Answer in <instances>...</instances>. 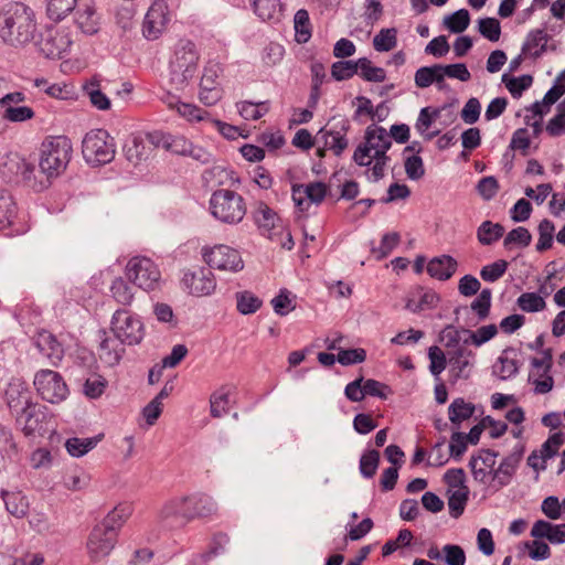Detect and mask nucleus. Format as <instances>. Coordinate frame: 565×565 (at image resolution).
Segmentation results:
<instances>
[{"label":"nucleus","mask_w":565,"mask_h":565,"mask_svg":"<svg viewBox=\"0 0 565 565\" xmlns=\"http://www.w3.org/2000/svg\"><path fill=\"white\" fill-rule=\"evenodd\" d=\"M34 11L22 2H9L0 9V39L3 44L22 49L34 40Z\"/></svg>","instance_id":"obj_1"},{"label":"nucleus","mask_w":565,"mask_h":565,"mask_svg":"<svg viewBox=\"0 0 565 565\" xmlns=\"http://www.w3.org/2000/svg\"><path fill=\"white\" fill-rule=\"evenodd\" d=\"M217 513L214 500L202 493L177 497L160 510L159 518L168 526H183L194 519L211 518Z\"/></svg>","instance_id":"obj_2"},{"label":"nucleus","mask_w":565,"mask_h":565,"mask_svg":"<svg viewBox=\"0 0 565 565\" xmlns=\"http://www.w3.org/2000/svg\"><path fill=\"white\" fill-rule=\"evenodd\" d=\"M200 62V52L190 40H180L170 60V82L177 89H184L194 78Z\"/></svg>","instance_id":"obj_3"},{"label":"nucleus","mask_w":565,"mask_h":565,"mask_svg":"<svg viewBox=\"0 0 565 565\" xmlns=\"http://www.w3.org/2000/svg\"><path fill=\"white\" fill-rule=\"evenodd\" d=\"M72 142L66 136H47L40 147V169L50 179L60 175L72 158Z\"/></svg>","instance_id":"obj_4"},{"label":"nucleus","mask_w":565,"mask_h":565,"mask_svg":"<svg viewBox=\"0 0 565 565\" xmlns=\"http://www.w3.org/2000/svg\"><path fill=\"white\" fill-rule=\"evenodd\" d=\"M441 341L447 347V356L450 375L454 379H467L472 369V352L469 350L466 339L463 344H460V337L458 330L454 327H447L441 332Z\"/></svg>","instance_id":"obj_5"},{"label":"nucleus","mask_w":565,"mask_h":565,"mask_svg":"<svg viewBox=\"0 0 565 565\" xmlns=\"http://www.w3.org/2000/svg\"><path fill=\"white\" fill-rule=\"evenodd\" d=\"M210 210L216 220L227 224H237L246 214V204L239 193L221 189L212 194Z\"/></svg>","instance_id":"obj_6"},{"label":"nucleus","mask_w":565,"mask_h":565,"mask_svg":"<svg viewBox=\"0 0 565 565\" xmlns=\"http://www.w3.org/2000/svg\"><path fill=\"white\" fill-rule=\"evenodd\" d=\"M82 152L89 164L109 163L116 153L114 139L104 129L90 130L83 139Z\"/></svg>","instance_id":"obj_7"},{"label":"nucleus","mask_w":565,"mask_h":565,"mask_svg":"<svg viewBox=\"0 0 565 565\" xmlns=\"http://www.w3.org/2000/svg\"><path fill=\"white\" fill-rule=\"evenodd\" d=\"M126 279L145 291H151L159 287L161 271L158 265L145 256L130 258L125 268Z\"/></svg>","instance_id":"obj_8"},{"label":"nucleus","mask_w":565,"mask_h":565,"mask_svg":"<svg viewBox=\"0 0 565 565\" xmlns=\"http://www.w3.org/2000/svg\"><path fill=\"white\" fill-rule=\"evenodd\" d=\"M255 222L264 236L276 241L281 247L291 249L294 241L282 220L265 203H259L254 212Z\"/></svg>","instance_id":"obj_9"},{"label":"nucleus","mask_w":565,"mask_h":565,"mask_svg":"<svg viewBox=\"0 0 565 565\" xmlns=\"http://www.w3.org/2000/svg\"><path fill=\"white\" fill-rule=\"evenodd\" d=\"M166 107L191 127L199 129L210 128L213 122V114L192 102H183L179 96L167 93L161 97Z\"/></svg>","instance_id":"obj_10"},{"label":"nucleus","mask_w":565,"mask_h":565,"mask_svg":"<svg viewBox=\"0 0 565 565\" xmlns=\"http://www.w3.org/2000/svg\"><path fill=\"white\" fill-rule=\"evenodd\" d=\"M223 65L214 60H209L202 71L199 83L198 98L204 106H214L223 96L221 78Z\"/></svg>","instance_id":"obj_11"},{"label":"nucleus","mask_w":565,"mask_h":565,"mask_svg":"<svg viewBox=\"0 0 565 565\" xmlns=\"http://www.w3.org/2000/svg\"><path fill=\"white\" fill-rule=\"evenodd\" d=\"M392 146L391 136L380 126H369L365 130L363 141L356 147L353 153V161L358 166H365L370 163V151L374 150L375 154H387Z\"/></svg>","instance_id":"obj_12"},{"label":"nucleus","mask_w":565,"mask_h":565,"mask_svg":"<svg viewBox=\"0 0 565 565\" xmlns=\"http://www.w3.org/2000/svg\"><path fill=\"white\" fill-rule=\"evenodd\" d=\"M118 535L113 530L97 523L86 540V554L92 563L105 561L115 550Z\"/></svg>","instance_id":"obj_13"},{"label":"nucleus","mask_w":565,"mask_h":565,"mask_svg":"<svg viewBox=\"0 0 565 565\" xmlns=\"http://www.w3.org/2000/svg\"><path fill=\"white\" fill-rule=\"evenodd\" d=\"M111 330L121 343L128 345L138 344L145 335V327L140 318L125 309L115 311Z\"/></svg>","instance_id":"obj_14"},{"label":"nucleus","mask_w":565,"mask_h":565,"mask_svg":"<svg viewBox=\"0 0 565 565\" xmlns=\"http://www.w3.org/2000/svg\"><path fill=\"white\" fill-rule=\"evenodd\" d=\"M204 262L214 269L237 273L244 268L239 252L228 245L218 244L202 249Z\"/></svg>","instance_id":"obj_15"},{"label":"nucleus","mask_w":565,"mask_h":565,"mask_svg":"<svg viewBox=\"0 0 565 565\" xmlns=\"http://www.w3.org/2000/svg\"><path fill=\"white\" fill-rule=\"evenodd\" d=\"M34 386L44 401L53 404L64 401L68 394L63 377L52 370L39 371L34 376Z\"/></svg>","instance_id":"obj_16"},{"label":"nucleus","mask_w":565,"mask_h":565,"mask_svg":"<svg viewBox=\"0 0 565 565\" xmlns=\"http://www.w3.org/2000/svg\"><path fill=\"white\" fill-rule=\"evenodd\" d=\"M171 12L166 0H153L142 22V34L149 41L158 40L168 29Z\"/></svg>","instance_id":"obj_17"},{"label":"nucleus","mask_w":565,"mask_h":565,"mask_svg":"<svg viewBox=\"0 0 565 565\" xmlns=\"http://www.w3.org/2000/svg\"><path fill=\"white\" fill-rule=\"evenodd\" d=\"M181 285L189 295L195 297L209 296L216 288L213 273L203 267L185 271L181 279Z\"/></svg>","instance_id":"obj_18"},{"label":"nucleus","mask_w":565,"mask_h":565,"mask_svg":"<svg viewBox=\"0 0 565 565\" xmlns=\"http://www.w3.org/2000/svg\"><path fill=\"white\" fill-rule=\"evenodd\" d=\"M26 99L22 92L8 93L0 98V109L2 118L9 122H25L34 118L35 111L29 107L20 105Z\"/></svg>","instance_id":"obj_19"},{"label":"nucleus","mask_w":565,"mask_h":565,"mask_svg":"<svg viewBox=\"0 0 565 565\" xmlns=\"http://www.w3.org/2000/svg\"><path fill=\"white\" fill-rule=\"evenodd\" d=\"M74 23L85 35H95L102 29V14L94 0H79L74 9Z\"/></svg>","instance_id":"obj_20"},{"label":"nucleus","mask_w":565,"mask_h":565,"mask_svg":"<svg viewBox=\"0 0 565 565\" xmlns=\"http://www.w3.org/2000/svg\"><path fill=\"white\" fill-rule=\"evenodd\" d=\"M328 193L329 186L320 181L292 186V200L300 211H307L311 204H320Z\"/></svg>","instance_id":"obj_21"},{"label":"nucleus","mask_w":565,"mask_h":565,"mask_svg":"<svg viewBox=\"0 0 565 565\" xmlns=\"http://www.w3.org/2000/svg\"><path fill=\"white\" fill-rule=\"evenodd\" d=\"M71 33L65 29L50 30L40 43L41 52L49 58H61L72 46Z\"/></svg>","instance_id":"obj_22"},{"label":"nucleus","mask_w":565,"mask_h":565,"mask_svg":"<svg viewBox=\"0 0 565 565\" xmlns=\"http://www.w3.org/2000/svg\"><path fill=\"white\" fill-rule=\"evenodd\" d=\"M0 231L7 235L19 234L24 231L19 222L18 207L10 193L0 190Z\"/></svg>","instance_id":"obj_23"},{"label":"nucleus","mask_w":565,"mask_h":565,"mask_svg":"<svg viewBox=\"0 0 565 565\" xmlns=\"http://www.w3.org/2000/svg\"><path fill=\"white\" fill-rule=\"evenodd\" d=\"M46 414L44 406L39 404H29L18 418V423L22 426L24 435L30 436L35 433L44 434Z\"/></svg>","instance_id":"obj_24"},{"label":"nucleus","mask_w":565,"mask_h":565,"mask_svg":"<svg viewBox=\"0 0 565 565\" xmlns=\"http://www.w3.org/2000/svg\"><path fill=\"white\" fill-rule=\"evenodd\" d=\"M153 134H132L126 141L125 152L129 161L137 163L138 161L147 158L151 151V146L157 147V142H153Z\"/></svg>","instance_id":"obj_25"},{"label":"nucleus","mask_w":565,"mask_h":565,"mask_svg":"<svg viewBox=\"0 0 565 565\" xmlns=\"http://www.w3.org/2000/svg\"><path fill=\"white\" fill-rule=\"evenodd\" d=\"M236 388L233 385H223L215 390L210 397V413L214 418L227 414L234 403Z\"/></svg>","instance_id":"obj_26"},{"label":"nucleus","mask_w":565,"mask_h":565,"mask_svg":"<svg viewBox=\"0 0 565 565\" xmlns=\"http://www.w3.org/2000/svg\"><path fill=\"white\" fill-rule=\"evenodd\" d=\"M471 470L476 480L482 483L494 481V452L481 450L471 460Z\"/></svg>","instance_id":"obj_27"},{"label":"nucleus","mask_w":565,"mask_h":565,"mask_svg":"<svg viewBox=\"0 0 565 565\" xmlns=\"http://www.w3.org/2000/svg\"><path fill=\"white\" fill-rule=\"evenodd\" d=\"M23 166L24 167H21L18 181L23 182L25 186L36 192L50 186L51 179L42 171V169L38 171L35 164L26 159H24Z\"/></svg>","instance_id":"obj_28"},{"label":"nucleus","mask_w":565,"mask_h":565,"mask_svg":"<svg viewBox=\"0 0 565 565\" xmlns=\"http://www.w3.org/2000/svg\"><path fill=\"white\" fill-rule=\"evenodd\" d=\"M132 513L134 504L131 502H119L105 515L99 524L113 530L119 536L121 527L130 519Z\"/></svg>","instance_id":"obj_29"},{"label":"nucleus","mask_w":565,"mask_h":565,"mask_svg":"<svg viewBox=\"0 0 565 565\" xmlns=\"http://www.w3.org/2000/svg\"><path fill=\"white\" fill-rule=\"evenodd\" d=\"M531 535L535 539H547L553 544L565 542V523L552 524L544 520L536 521L531 530Z\"/></svg>","instance_id":"obj_30"},{"label":"nucleus","mask_w":565,"mask_h":565,"mask_svg":"<svg viewBox=\"0 0 565 565\" xmlns=\"http://www.w3.org/2000/svg\"><path fill=\"white\" fill-rule=\"evenodd\" d=\"M39 350L49 359L53 364H56L64 356L63 345L56 338L47 331H42L38 334L35 340Z\"/></svg>","instance_id":"obj_31"},{"label":"nucleus","mask_w":565,"mask_h":565,"mask_svg":"<svg viewBox=\"0 0 565 565\" xmlns=\"http://www.w3.org/2000/svg\"><path fill=\"white\" fill-rule=\"evenodd\" d=\"M120 340L115 338L105 337L98 347V356L100 361L108 365L114 366L119 363L125 349L121 345Z\"/></svg>","instance_id":"obj_32"},{"label":"nucleus","mask_w":565,"mask_h":565,"mask_svg":"<svg viewBox=\"0 0 565 565\" xmlns=\"http://www.w3.org/2000/svg\"><path fill=\"white\" fill-rule=\"evenodd\" d=\"M151 138L153 142H157V147H161L178 154H185L190 152L192 147L191 142L183 136L154 132Z\"/></svg>","instance_id":"obj_33"},{"label":"nucleus","mask_w":565,"mask_h":565,"mask_svg":"<svg viewBox=\"0 0 565 565\" xmlns=\"http://www.w3.org/2000/svg\"><path fill=\"white\" fill-rule=\"evenodd\" d=\"M2 500L7 511L15 518H24L28 514L30 503L26 495L21 491H3Z\"/></svg>","instance_id":"obj_34"},{"label":"nucleus","mask_w":565,"mask_h":565,"mask_svg":"<svg viewBox=\"0 0 565 565\" xmlns=\"http://www.w3.org/2000/svg\"><path fill=\"white\" fill-rule=\"evenodd\" d=\"M457 269V262L450 256L433 258L427 264V273L436 279L447 280Z\"/></svg>","instance_id":"obj_35"},{"label":"nucleus","mask_w":565,"mask_h":565,"mask_svg":"<svg viewBox=\"0 0 565 565\" xmlns=\"http://www.w3.org/2000/svg\"><path fill=\"white\" fill-rule=\"evenodd\" d=\"M415 84L419 88H426L431 84H436L439 89H443L440 64L418 68L415 73Z\"/></svg>","instance_id":"obj_36"},{"label":"nucleus","mask_w":565,"mask_h":565,"mask_svg":"<svg viewBox=\"0 0 565 565\" xmlns=\"http://www.w3.org/2000/svg\"><path fill=\"white\" fill-rule=\"evenodd\" d=\"M24 159L17 152L6 154L0 161V174L3 179L18 180L21 167H24Z\"/></svg>","instance_id":"obj_37"},{"label":"nucleus","mask_w":565,"mask_h":565,"mask_svg":"<svg viewBox=\"0 0 565 565\" xmlns=\"http://www.w3.org/2000/svg\"><path fill=\"white\" fill-rule=\"evenodd\" d=\"M255 13L264 21L279 20L282 11L280 0H253Z\"/></svg>","instance_id":"obj_38"},{"label":"nucleus","mask_w":565,"mask_h":565,"mask_svg":"<svg viewBox=\"0 0 565 565\" xmlns=\"http://www.w3.org/2000/svg\"><path fill=\"white\" fill-rule=\"evenodd\" d=\"M103 437V435H98L89 438H68L65 441V448L72 457H82L94 449Z\"/></svg>","instance_id":"obj_39"},{"label":"nucleus","mask_w":565,"mask_h":565,"mask_svg":"<svg viewBox=\"0 0 565 565\" xmlns=\"http://www.w3.org/2000/svg\"><path fill=\"white\" fill-rule=\"evenodd\" d=\"M439 116V109L425 107L420 110L417 121L415 124L416 130L425 137V139L434 138L439 131H431L433 124Z\"/></svg>","instance_id":"obj_40"},{"label":"nucleus","mask_w":565,"mask_h":565,"mask_svg":"<svg viewBox=\"0 0 565 565\" xmlns=\"http://www.w3.org/2000/svg\"><path fill=\"white\" fill-rule=\"evenodd\" d=\"M84 93L88 96L90 104L99 110H108L111 106L110 99L100 89L97 79H90L84 85Z\"/></svg>","instance_id":"obj_41"},{"label":"nucleus","mask_w":565,"mask_h":565,"mask_svg":"<svg viewBox=\"0 0 565 565\" xmlns=\"http://www.w3.org/2000/svg\"><path fill=\"white\" fill-rule=\"evenodd\" d=\"M358 75L366 82L383 83L386 78L384 68L375 66L369 58L358 60Z\"/></svg>","instance_id":"obj_42"},{"label":"nucleus","mask_w":565,"mask_h":565,"mask_svg":"<svg viewBox=\"0 0 565 565\" xmlns=\"http://www.w3.org/2000/svg\"><path fill=\"white\" fill-rule=\"evenodd\" d=\"M547 34L543 30H534L527 35L523 51L534 58H537L546 50Z\"/></svg>","instance_id":"obj_43"},{"label":"nucleus","mask_w":565,"mask_h":565,"mask_svg":"<svg viewBox=\"0 0 565 565\" xmlns=\"http://www.w3.org/2000/svg\"><path fill=\"white\" fill-rule=\"evenodd\" d=\"M475 406L463 398H456L448 408L449 419L454 425H459L463 420L473 416Z\"/></svg>","instance_id":"obj_44"},{"label":"nucleus","mask_w":565,"mask_h":565,"mask_svg":"<svg viewBox=\"0 0 565 565\" xmlns=\"http://www.w3.org/2000/svg\"><path fill=\"white\" fill-rule=\"evenodd\" d=\"M519 352L515 349H507L503 350L501 355L499 356V376L502 380H507L513 376L519 370V361H518Z\"/></svg>","instance_id":"obj_45"},{"label":"nucleus","mask_w":565,"mask_h":565,"mask_svg":"<svg viewBox=\"0 0 565 565\" xmlns=\"http://www.w3.org/2000/svg\"><path fill=\"white\" fill-rule=\"evenodd\" d=\"M523 455V447L520 444H516L513 448V451L505 457L500 463L499 468H497V476L502 475L507 478V480L501 481V484H507L509 478L515 472L521 458Z\"/></svg>","instance_id":"obj_46"},{"label":"nucleus","mask_w":565,"mask_h":565,"mask_svg":"<svg viewBox=\"0 0 565 565\" xmlns=\"http://www.w3.org/2000/svg\"><path fill=\"white\" fill-rule=\"evenodd\" d=\"M77 0H46V14L53 21H61L77 6Z\"/></svg>","instance_id":"obj_47"},{"label":"nucleus","mask_w":565,"mask_h":565,"mask_svg":"<svg viewBox=\"0 0 565 565\" xmlns=\"http://www.w3.org/2000/svg\"><path fill=\"white\" fill-rule=\"evenodd\" d=\"M369 159L370 163L364 166L367 168L365 174L369 180L379 181L385 174L390 157L385 153L375 154L374 150H371Z\"/></svg>","instance_id":"obj_48"},{"label":"nucleus","mask_w":565,"mask_h":565,"mask_svg":"<svg viewBox=\"0 0 565 565\" xmlns=\"http://www.w3.org/2000/svg\"><path fill=\"white\" fill-rule=\"evenodd\" d=\"M239 115L246 120H258L269 111V103L241 102L237 104Z\"/></svg>","instance_id":"obj_49"},{"label":"nucleus","mask_w":565,"mask_h":565,"mask_svg":"<svg viewBox=\"0 0 565 565\" xmlns=\"http://www.w3.org/2000/svg\"><path fill=\"white\" fill-rule=\"evenodd\" d=\"M111 297L122 306H130L134 301V292L128 281L121 277L113 280L110 286Z\"/></svg>","instance_id":"obj_50"},{"label":"nucleus","mask_w":565,"mask_h":565,"mask_svg":"<svg viewBox=\"0 0 565 565\" xmlns=\"http://www.w3.org/2000/svg\"><path fill=\"white\" fill-rule=\"evenodd\" d=\"M397 45V30L382 29L373 39V47L377 52H388Z\"/></svg>","instance_id":"obj_51"},{"label":"nucleus","mask_w":565,"mask_h":565,"mask_svg":"<svg viewBox=\"0 0 565 565\" xmlns=\"http://www.w3.org/2000/svg\"><path fill=\"white\" fill-rule=\"evenodd\" d=\"M470 23V14L468 10L460 9L444 18V25L452 33L463 32Z\"/></svg>","instance_id":"obj_52"},{"label":"nucleus","mask_w":565,"mask_h":565,"mask_svg":"<svg viewBox=\"0 0 565 565\" xmlns=\"http://www.w3.org/2000/svg\"><path fill=\"white\" fill-rule=\"evenodd\" d=\"M439 302V296L434 290H425L420 292L418 301L414 298L407 301L406 307L414 311H424L435 308Z\"/></svg>","instance_id":"obj_53"},{"label":"nucleus","mask_w":565,"mask_h":565,"mask_svg":"<svg viewBox=\"0 0 565 565\" xmlns=\"http://www.w3.org/2000/svg\"><path fill=\"white\" fill-rule=\"evenodd\" d=\"M271 306L277 315L286 316L295 309L296 296L287 289H281L279 294L273 298Z\"/></svg>","instance_id":"obj_54"},{"label":"nucleus","mask_w":565,"mask_h":565,"mask_svg":"<svg viewBox=\"0 0 565 565\" xmlns=\"http://www.w3.org/2000/svg\"><path fill=\"white\" fill-rule=\"evenodd\" d=\"M532 239L531 233L525 227L519 226L505 236L503 241V246L507 249H512L513 247H526L530 245Z\"/></svg>","instance_id":"obj_55"},{"label":"nucleus","mask_w":565,"mask_h":565,"mask_svg":"<svg viewBox=\"0 0 565 565\" xmlns=\"http://www.w3.org/2000/svg\"><path fill=\"white\" fill-rule=\"evenodd\" d=\"M262 300L250 291H243L236 295L237 310L243 315L256 312L262 307Z\"/></svg>","instance_id":"obj_56"},{"label":"nucleus","mask_w":565,"mask_h":565,"mask_svg":"<svg viewBox=\"0 0 565 565\" xmlns=\"http://www.w3.org/2000/svg\"><path fill=\"white\" fill-rule=\"evenodd\" d=\"M448 492L449 513L451 516L458 518L462 514L465 510L468 500V489H455Z\"/></svg>","instance_id":"obj_57"},{"label":"nucleus","mask_w":565,"mask_h":565,"mask_svg":"<svg viewBox=\"0 0 565 565\" xmlns=\"http://www.w3.org/2000/svg\"><path fill=\"white\" fill-rule=\"evenodd\" d=\"M399 241L401 236L398 233H387L382 237L380 245L372 248V254L376 259H383L393 252L399 244Z\"/></svg>","instance_id":"obj_58"},{"label":"nucleus","mask_w":565,"mask_h":565,"mask_svg":"<svg viewBox=\"0 0 565 565\" xmlns=\"http://www.w3.org/2000/svg\"><path fill=\"white\" fill-rule=\"evenodd\" d=\"M294 22L297 41L299 43L307 42L311 35L309 13L303 9L298 10L295 14Z\"/></svg>","instance_id":"obj_59"},{"label":"nucleus","mask_w":565,"mask_h":565,"mask_svg":"<svg viewBox=\"0 0 565 565\" xmlns=\"http://www.w3.org/2000/svg\"><path fill=\"white\" fill-rule=\"evenodd\" d=\"M358 74V61H339L331 66V76L335 81H345Z\"/></svg>","instance_id":"obj_60"},{"label":"nucleus","mask_w":565,"mask_h":565,"mask_svg":"<svg viewBox=\"0 0 565 565\" xmlns=\"http://www.w3.org/2000/svg\"><path fill=\"white\" fill-rule=\"evenodd\" d=\"M533 78L531 75H522L520 77H508V75L502 76V83L505 84V87L511 93L513 97H520L523 90L527 89L532 85Z\"/></svg>","instance_id":"obj_61"},{"label":"nucleus","mask_w":565,"mask_h":565,"mask_svg":"<svg viewBox=\"0 0 565 565\" xmlns=\"http://www.w3.org/2000/svg\"><path fill=\"white\" fill-rule=\"evenodd\" d=\"M518 306L526 312H537L545 308V300L535 292H524L518 298Z\"/></svg>","instance_id":"obj_62"},{"label":"nucleus","mask_w":565,"mask_h":565,"mask_svg":"<svg viewBox=\"0 0 565 565\" xmlns=\"http://www.w3.org/2000/svg\"><path fill=\"white\" fill-rule=\"evenodd\" d=\"M63 483L66 489L78 491L87 486L85 473L81 468H73L66 471L63 477Z\"/></svg>","instance_id":"obj_63"},{"label":"nucleus","mask_w":565,"mask_h":565,"mask_svg":"<svg viewBox=\"0 0 565 565\" xmlns=\"http://www.w3.org/2000/svg\"><path fill=\"white\" fill-rule=\"evenodd\" d=\"M380 452L377 450H369L364 452L360 460V471L365 478H372L379 467Z\"/></svg>","instance_id":"obj_64"}]
</instances>
